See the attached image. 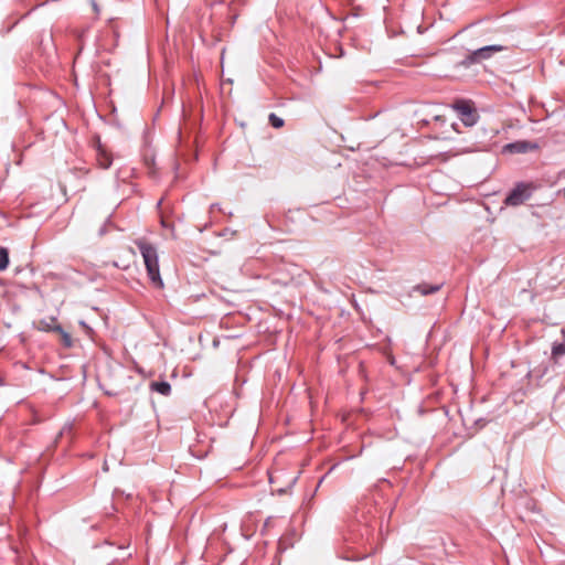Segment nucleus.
Returning <instances> with one entry per match:
<instances>
[{
    "label": "nucleus",
    "instance_id": "obj_1",
    "mask_svg": "<svg viewBox=\"0 0 565 565\" xmlns=\"http://www.w3.org/2000/svg\"><path fill=\"white\" fill-rule=\"evenodd\" d=\"M135 244L142 256L151 285L154 288L162 289L164 284L160 275L159 255L157 247L146 239H137Z\"/></svg>",
    "mask_w": 565,
    "mask_h": 565
},
{
    "label": "nucleus",
    "instance_id": "obj_2",
    "mask_svg": "<svg viewBox=\"0 0 565 565\" xmlns=\"http://www.w3.org/2000/svg\"><path fill=\"white\" fill-rule=\"evenodd\" d=\"M507 50L505 46L500 44L486 45L480 49L471 51L461 62L462 66H470L472 64L481 63L482 61L491 58L495 53Z\"/></svg>",
    "mask_w": 565,
    "mask_h": 565
},
{
    "label": "nucleus",
    "instance_id": "obj_3",
    "mask_svg": "<svg viewBox=\"0 0 565 565\" xmlns=\"http://www.w3.org/2000/svg\"><path fill=\"white\" fill-rule=\"evenodd\" d=\"M535 186L532 183H519L504 200L507 205L516 206L530 199Z\"/></svg>",
    "mask_w": 565,
    "mask_h": 565
},
{
    "label": "nucleus",
    "instance_id": "obj_4",
    "mask_svg": "<svg viewBox=\"0 0 565 565\" xmlns=\"http://www.w3.org/2000/svg\"><path fill=\"white\" fill-rule=\"evenodd\" d=\"M454 109L458 113L460 120L467 127L477 124L479 115L472 105L467 100H458L452 105Z\"/></svg>",
    "mask_w": 565,
    "mask_h": 565
},
{
    "label": "nucleus",
    "instance_id": "obj_5",
    "mask_svg": "<svg viewBox=\"0 0 565 565\" xmlns=\"http://www.w3.org/2000/svg\"><path fill=\"white\" fill-rule=\"evenodd\" d=\"M536 148L537 146L533 142L520 140L505 145L503 151L509 153H525Z\"/></svg>",
    "mask_w": 565,
    "mask_h": 565
},
{
    "label": "nucleus",
    "instance_id": "obj_6",
    "mask_svg": "<svg viewBox=\"0 0 565 565\" xmlns=\"http://www.w3.org/2000/svg\"><path fill=\"white\" fill-rule=\"evenodd\" d=\"M96 161L99 168L108 169L113 163V157L106 151V149L98 145L96 149Z\"/></svg>",
    "mask_w": 565,
    "mask_h": 565
},
{
    "label": "nucleus",
    "instance_id": "obj_7",
    "mask_svg": "<svg viewBox=\"0 0 565 565\" xmlns=\"http://www.w3.org/2000/svg\"><path fill=\"white\" fill-rule=\"evenodd\" d=\"M36 328L42 331L63 332L62 327L57 323V320L54 317H50L49 319H42L38 321Z\"/></svg>",
    "mask_w": 565,
    "mask_h": 565
},
{
    "label": "nucleus",
    "instance_id": "obj_8",
    "mask_svg": "<svg viewBox=\"0 0 565 565\" xmlns=\"http://www.w3.org/2000/svg\"><path fill=\"white\" fill-rule=\"evenodd\" d=\"M440 288L441 285L419 284L414 287V291H417L423 296H427L437 292Z\"/></svg>",
    "mask_w": 565,
    "mask_h": 565
},
{
    "label": "nucleus",
    "instance_id": "obj_9",
    "mask_svg": "<svg viewBox=\"0 0 565 565\" xmlns=\"http://www.w3.org/2000/svg\"><path fill=\"white\" fill-rule=\"evenodd\" d=\"M151 390L160 393L161 395L167 396L171 392V385L168 382H166V381L152 382L151 383Z\"/></svg>",
    "mask_w": 565,
    "mask_h": 565
},
{
    "label": "nucleus",
    "instance_id": "obj_10",
    "mask_svg": "<svg viewBox=\"0 0 565 565\" xmlns=\"http://www.w3.org/2000/svg\"><path fill=\"white\" fill-rule=\"evenodd\" d=\"M9 265V253L4 247H0V271L4 270Z\"/></svg>",
    "mask_w": 565,
    "mask_h": 565
},
{
    "label": "nucleus",
    "instance_id": "obj_11",
    "mask_svg": "<svg viewBox=\"0 0 565 565\" xmlns=\"http://www.w3.org/2000/svg\"><path fill=\"white\" fill-rule=\"evenodd\" d=\"M268 120H269L270 125L277 129L281 128L285 124L284 119L274 113L269 114Z\"/></svg>",
    "mask_w": 565,
    "mask_h": 565
},
{
    "label": "nucleus",
    "instance_id": "obj_12",
    "mask_svg": "<svg viewBox=\"0 0 565 565\" xmlns=\"http://www.w3.org/2000/svg\"><path fill=\"white\" fill-rule=\"evenodd\" d=\"M563 353H565V344L564 343H559L553 348V356L555 359L558 358L559 355H562Z\"/></svg>",
    "mask_w": 565,
    "mask_h": 565
},
{
    "label": "nucleus",
    "instance_id": "obj_13",
    "mask_svg": "<svg viewBox=\"0 0 565 565\" xmlns=\"http://www.w3.org/2000/svg\"><path fill=\"white\" fill-rule=\"evenodd\" d=\"M63 334V338H64V341L66 342L67 345H71V338L70 335L66 333V332H61Z\"/></svg>",
    "mask_w": 565,
    "mask_h": 565
},
{
    "label": "nucleus",
    "instance_id": "obj_14",
    "mask_svg": "<svg viewBox=\"0 0 565 565\" xmlns=\"http://www.w3.org/2000/svg\"><path fill=\"white\" fill-rule=\"evenodd\" d=\"M81 326L87 331V332H90L92 329L84 322V321H81Z\"/></svg>",
    "mask_w": 565,
    "mask_h": 565
},
{
    "label": "nucleus",
    "instance_id": "obj_15",
    "mask_svg": "<svg viewBox=\"0 0 565 565\" xmlns=\"http://www.w3.org/2000/svg\"><path fill=\"white\" fill-rule=\"evenodd\" d=\"M217 207H218V204H212V205H211V209H212V210H217Z\"/></svg>",
    "mask_w": 565,
    "mask_h": 565
},
{
    "label": "nucleus",
    "instance_id": "obj_16",
    "mask_svg": "<svg viewBox=\"0 0 565 565\" xmlns=\"http://www.w3.org/2000/svg\"><path fill=\"white\" fill-rule=\"evenodd\" d=\"M93 8L97 12L98 8H97V4L95 2H93Z\"/></svg>",
    "mask_w": 565,
    "mask_h": 565
}]
</instances>
